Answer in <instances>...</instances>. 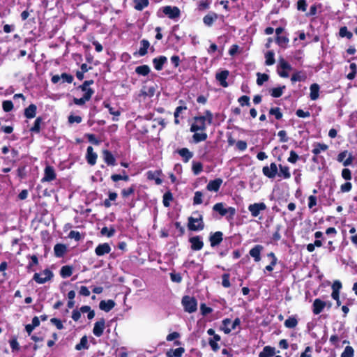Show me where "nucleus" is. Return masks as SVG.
Returning <instances> with one entry per match:
<instances>
[{
  "mask_svg": "<svg viewBox=\"0 0 357 357\" xmlns=\"http://www.w3.org/2000/svg\"><path fill=\"white\" fill-rule=\"evenodd\" d=\"M167 59L165 56H160L159 57L154 58L153 59V63L156 70H161L163 65L167 62Z\"/></svg>",
  "mask_w": 357,
  "mask_h": 357,
  "instance_id": "21",
  "label": "nucleus"
},
{
  "mask_svg": "<svg viewBox=\"0 0 357 357\" xmlns=\"http://www.w3.org/2000/svg\"><path fill=\"white\" fill-rule=\"evenodd\" d=\"M89 348L88 340L86 336H83L80 342L75 346V349L78 351L82 349H87Z\"/></svg>",
  "mask_w": 357,
  "mask_h": 357,
  "instance_id": "38",
  "label": "nucleus"
},
{
  "mask_svg": "<svg viewBox=\"0 0 357 357\" xmlns=\"http://www.w3.org/2000/svg\"><path fill=\"white\" fill-rule=\"evenodd\" d=\"M276 43L281 47H286L289 43V38L286 36H277Z\"/></svg>",
  "mask_w": 357,
  "mask_h": 357,
  "instance_id": "55",
  "label": "nucleus"
},
{
  "mask_svg": "<svg viewBox=\"0 0 357 357\" xmlns=\"http://www.w3.org/2000/svg\"><path fill=\"white\" fill-rule=\"evenodd\" d=\"M213 209L215 211L218 212L222 216L227 215V213H229V216L231 218H232L236 213V210L234 208L229 207L228 208H225L222 203L215 204L213 206Z\"/></svg>",
  "mask_w": 357,
  "mask_h": 357,
  "instance_id": "4",
  "label": "nucleus"
},
{
  "mask_svg": "<svg viewBox=\"0 0 357 357\" xmlns=\"http://www.w3.org/2000/svg\"><path fill=\"white\" fill-rule=\"evenodd\" d=\"M354 349L351 346H347L341 354V357H354Z\"/></svg>",
  "mask_w": 357,
  "mask_h": 357,
  "instance_id": "52",
  "label": "nucleus"
},
{
  "mask_svg": "<svg viewBox=\"0 0 357 357\" xmlns=\"http://www.w3.org/2000/svg\"><path fill=\"white\" fill-rule=\"evenodd\" d=\"M218 15L212 13L205 15L203 18L204 23L207 26H211L213 22L217 20Z\"/></svg>",
  "mask_w": 357,
  "mask_h": 357,
  "instance_id": "29",
  "label": "nucleus"
},
{
  "mask_svg": "<svg viewBox=\"0 0 357 357\" xmlns=\"http://www.w3.org/2000/svg\"><path fill=\"white\" fill-rule=\"evenodd\" d=\"M135 72L139 75L146 76L149 73L150 68L147 65L139 66L136 68Z\"/></svg>",
  "mask_w": 357,
  "mask_h": 357,
  "instance_id": "36",
  "label": "nucleus"
},
{
  "mask_svg": "<svg viewBox=\"0 0 357 357\" xmlns=\"http://www.w3.org/2000/svg\"><path fill=\"white\" fill-rule=\"evenodd\" d=\"M105 321L103 318L95 323L93 333L96 337H100L104 331Z\"/></svg>",
  "mask_w": 357,
  "mask_h": 357,
  "instance_id": "10",
  "label": "nucleus"
},
{
  "mask_svg": "<svg viewBox=\"0 0 357 357\" xmlns=\"http://www.w3.org/2000/svg\"><path fill=\"white\" fill-rule=\"evenodd\" d=\"M263 249L264 248L262 245H256L250 250V255L254 258L256 262H259L261 260V252L263 250Z\"/></svg>",
  "mask_w": 357,
  "mask_h": 357,
  "instance_id": "12",
  "label": "nucleus"
},
{
  "mask_svg": "<svg viewBox=\"0 0 357 357\" xmlns=\"http://www.w3.org/2000/svg\"><path fill=\"white\" fill-rule=\"evenodd\" d=\"M135 192V187L131 186L128 188L123 189L121 191V195L123 197H128Z\"/></svg>",
  "mask_w": 357,
  "mask_h": 357,
  "instance_id": "61",
  "label": "nucleus"
},
{
  "mask_svg": "<svg viewBox=\"0 0 357 357\" xmlns=\"http://www.w3.org/2000/svg\"><path fill=\"white\" fill-rule=\"evenodd\" d=\"M173 199L172 193L169 191L166 192L163 195L162 203L165 207H169L170 202Z\"/></svg>",
  "mask_w": 357,
  "mask_h": 357,
  "instance_id": "40",
  "label": "nucleus"
},
{
  "mask_svg": "<svg viewBox=\"0 0 357 357\" xmlns=\"http://www.w3.org/2000/svg\"><path fill=\"white\" fill-rule=\"evenodd\" d=\"M280 167V173L278 176H282L284 178H289L291 177V174L289 172V169L287 166H282V165H279Z\"/></svg>",
  "mask_w": 357,
  "mask_h": 357,
  "instance_id": "35",
  "label": "nucleus"
},
{
  "mask_svg": "<svg viewBox=\"0 0 357 357\" xmlns=\"http://www.w3.org/2000/svg\"><path fill=\"white\" fill-rule=\"evenodd\" d=\"M191 248L193 250H200L204 245V243L199 236H194L190 238Z\"/></svg>",
  "mask_w": 357,
  "mask_h": 357,
  "instance_id": "13",
  "label": "nucleus"
},
{
  "mask_svg": "<svg viewBox=\"0 0 357 357\" xmlns=\"http://www.w3.org/2000/svg\"><path fill=\"white\" fill-rule=\"evenodd\" d=\"M134 8L137 10H142L144 8L147 7L149 3V0H134Z\"/></svg>",
  "mask_w": 357,
  "mask_h": 357,
  "instance_id": "32",
  "label": "nucleus"
},
{
  "mask_svg": "<svg viewBox=\"0 0 357 357\" xmlns=\"http://www.w3.org/2000/svg\"><path fill=\"white\" fill-rule=\"evenodd\" d=\"M222 284L224 287L228 288L230 287V282H229V275L227 273H225L222 276Z\"/></svg>",
  "mask_w": 357,
  "mask_h": 357,
  "instance_id": "62",
  "label": "nucleus"
},
{
  "mask_svg": "<svg viewBox=\"0 0 357 357\" xmlns=\"http://www.w3.org/2000/svg\"><path fill=\"white\" fill-rule=\"evenodd\" d=\"M275 354V349L266 346L259 354V357H273Z\"/></svg>",
  "mask_w": 357,
  "mask_h": 357,
  "instance_id": "24",
  "label": "nucleus"
},
{
  "mask_svg": "<svg viewBox=\"0 0 357 357\" xmlns=\"http://www.w3.org/2000/svg\"><path fill=\"white\" fill-rule=\"evenodd\" d=\"M314 148L312 151L314 155H318L321 151H325L328 149V146L326 144L321 143H315L313 145Z\"/></svg>",
  "mask_w": 357,
  "mask_h": 357,
  "instance_id": "28",
  "label": "nucleus"
},
{
  "mask_svg": "<svg viewBox=\"0 0 357 357\" xmlns=\"http://www.w3.org/2000/svg\"><path fill=\"white\" fill-rule=\"evenodd\" d=\"M194 216L188 218V227L191 231H200L204 229V223L203 221V215L198 211L193 213Z\"/></svg>",
  "mask_w": 357,
  "mask_h": 357,
  "instance_id": "1",
  "label": "nucleus"
},
{
  "mask_svg": "<svg viewBox=\"0 0 357 357\" xmlns=\"http://www.w3.org/2000/svg\"><path fill=\"white\" fill-rule=\"evenodd\" d=\"M205 114L204 116H202V118L204 119V120L206 121V123L210 125L212 123V121H213V114L212 113L208 111V110H206L204 113Z\"/></svg>",
  "mask_w": 357,
  "mask_h": 357,
  "instance_id": "63",
  "label": "nucleus"
},
{
  "mask_svg": "<svg viewBox=\"0 0 357 357\" xmlns=\"http://www.w3.org/2000/svg\"><path fill=\"white\" fill-rule=\"evenodd\" d=\"M52 277V272L49 269H45L40 273H35L33 279L38 284H44L47 281L50 280Z\"/></svg>",
  "mask_w": 357,
  "mask_h": 357,
  "instance_id": "3",
  "label": "nucleus"
},
{
  "mask_svg": "<svg viewBox=\"0 0 357 357\" xmlns=\"http://www.w3.org/2000/svg\"><path fill=\"white\" fill-rule=\"evenodd\" d=\"M241 320L239 318H236L233 321L231 328H223L225 334H229L232 330L236 329V326H239Z\"/></svg>",
  "mask_w": 357,
  "mask_h": 357,
  "instance_id": "48",
  "label": "nucleus"
},
{
  "mask_svg": "<svg viewBox=\"0 0 357 357\" xmlns=\"http://www.w3.org/2000/svg\"><path fill=\"white\" fill-rule=\"evenodd\" d=\"M202 193L200 191H197L195 193L193 198L194 204H200L202 203Z\"/></svg>",
  "mask_w": 357,
  "mask_h": 357,
  "instance_id": "59",
  "label": "nucleus"
},
{
  "mask_svg": "<svg viewBox=\"0 0 357 357\" xmlns=\"http://www.w3.org/2000/svg\"><path fill=\"white\" fill-rule=\"evenodd\" d=\"M37 107L34 104H31L27 108L24 110V116L27 119H32L35 117L36 114Z\"/></svg>",
  "mask_w": 357,
  "mask_h": 357,
  "instance_id": "27",
  "label": "nucleus"
},
{
  "mask_svg": "<svg viewBox=\"0 0 357 357\" xmlns=\"http://www.w3.org/2000/svg\"><path fill=\"white\" fill-rule=\"evenodd\" d=\"M123 173L124 174L123 175H120V174L112 175V176H111L112 180L114 182H116L119 180H123V181H128L129 180V176L127 174H126L125 171H123Z\"/></svg>",
  "mask_w": 357,
  "mask_h": 357,
  "instance_id": "49",
  "label": "nucleus"
},
{
  "mask_svg": "<svg viewBox=\"0 0 357 357\" xmlns=\"http://www.w3.org/2000/svg\"><path fill=\"white\" fill-rule=\"evenodd\" d=\"M339 36L341 38L346 37L348 39H351L353 37V33L351 31H348L347 26H342L339 31Z\"/></svg>",
  "mask_w": 357,
  "mask_h": 357,
  "instance_id": "39",
  "label": "nucleus"
},
{
  "mask_svg": "<svg viewBox=\"0 0 357 357\" xmlns=\"http://www.w3.org/2000/svg\"><path fill=\"white\" fill-rule=\"evenodd\" d=\"M349 68L351 69V73L347 75V77L348 79L352 80L355 78L357 73V65L355 63H351Z\"/></svg>",
  "mask_w": 357,
  "mask_h": 357,
  "instance_id": "42",
  "label": "nucleus"
},
{
  "mask_svg": "<svg viewBox=\"0 0 357 357\" xmlns=\"http://www.w3.org/2000/svg\"><path fill=\"white\" fill-rule=\"evenodd\" d=\"M229 75L228 70H222L220 73H218L215 75L216 79L220 82V85L223 87H227L228 86L226 79Z\"/></svg>",
  "mask_w": 357,
  "mask_h": 357,
  "instance_id": "18",
  "label": "nucleus"
},
{
  "mask_svg": "<svg viewBox=\"0 0 357 357\" xmlns=\"http://www.w3.org/2000/svg\"><path fill=\"white\" fill-rule=\"evenodd\" d=\"M141 47L139 50L138 54L139 56H143L147 53V50L150 46V43L147 40L143 39L141 42Z\"/></svg>",
  "mask_w": 357,
  "mask_h": 357,
  "instance_id": "30",
  "label": "nucleus"
},
{
  "mask_svg": "<svg viewBox=\"0 0 357 357\" xmlns=\"http://www.w3.org/2000/svg\"><path fill=\"white\" fill-rule=\"evenodd\" d=\"M285 89V86L282 87L273 88L271 91V95L274 98H279L283 93V89Z\"/></svg>",
  "mask_w": 357,
  "mask_h": 357,
  "instance_id": "43",
  "label": "nucleus"
},
{
  "mask_svg": "<svg viewBox=\"0 0 357 357\" xmlns=\"http://www.w3.org/2000/svg\"><path fill=\"white\" fill-rule=\"evenodd\" d=\"M298 324V321L295 317H289L284 321L285 327L288 328H294Z\"/></svg>",
  "mask_w": 357,
  "mask_h": 357,
  "instance_id": "34",
  "label": "nucleus"
},
{
  "mask_svg": "<svg viewBox=\"0 0 357 357\" xmlns=\"http://www.w3.org/2000/svg\"><path fill=\"white\" fill-rule=\"evenodd\" d=\"M206 121L202 116H195V123L191 126L190 131L197 132L198 130H205L206 128Z\"/></svg>",
  "mask_w": 357,
  "mask_h": 357,
  "instance_id": "6",
  "label": "nucleus"
},
{
  "mask_svg": "<svg viewBox=\"0 0 357 357\" xmlns=\"http://www.w3.org/2000/svg\"><path fill=\"white\" fill-rule=\"evenodd\" d=\"M56 178V173L53 167L47 165L44 170V177L42 182H50Z\"/></svg>",
  "mask_w": 357,
  "mask_h": 357,
  "instance_id": "9",
  "label": "nucleus"
},
{
  "mask_svg": "<svg viewBox=\"0 0 357 357\" xmlns=\"http://www.w3.org/2000/svg\"><path fill=\"white\" fill-rule=\"evenodd\" d=\"M67 251V248L63 244H56L54 248V255L57 257H61Z\"/></svg>",
  "mask_w": 357,
  "mask_h": 357,
  "instance_id": "26",
  "label": "nucleus"
},
{
  "mask_svg": "<svg viewBox=\"0 0 357 357\" xmlns=\"http://www.w3.org/2000/svg\"><path fill=\"white\" fill-rule=\"evenodd\" d=\"M266 209V206L264 202L255 203L249 205L248 211L250 212L252 217H257L261 211Z\"/></svg>",
  "mask_w": 357,
  "mask_h": 357,
  "instance_id": "5",
  "label": "nucleus"
},
{
  "mask_svg": "<svg viewBox=\"0 0 357 357\" xmlns=\"http://www.w3.org/2000/svg\"><path fill=\"white\" fill-rule=\"evenodd\" d=\"M163 13L170 19L179 17L181 12L178 7L167 6L162 8Z\"/></svg>",
  "mask_w": 357,
  "mask_h": 357,
  "instance_id": "8",
  "label": "nucleus"
},
{
  "mask_svg": "<svg viewBox=\"0 0 357 357\" xmlns=\"http://www.w3.org/2000/svg\"><path fill=\"white\" fill-rule=\"evenodd\" d=\"M222 236L223 234L221 231H216L213 234H211L209 237L211 245L212 247L218 245L222 241Z\"/></svg>",
  "mask_w": 357,
  "mask_h": 357,
  "instance_id": "14",
  "label": "nucleus"
},
{
  "mask_svg": "<svg viewBox=\"0 0 357 357\" xmlns=\"http://www.w3.org/2000/svg\"><path fill=\"white\" fill-rule=\"evenodd\" d=\"M100 233L102 235H105L108 237L112 236L115 233V229L114 228H107V227H102Z\"/></svg>",
  "mask_w": 357,
  "mask_h": 357,
  "instance_id": "56",
  "label": "nucleus"
},
{
  "mask_svg": "<svg viewBox=\"0 0 357 357\" xmlns=\"http://www.w3.org/2000/svg\"><path fill=\"white\" fill-rule=\"evenodd\" d=\"M347 155V151H343V152H341L340 153H339V155H337V160L340 162H342L343 165L345 167L350 165L353 161V158H352L351 155H349V156L346 160H344Z\"/></svg>",
  "mask_w": 357,
  "mask_h": 357,
  "instance_id": "22",
  "label": "nucleus"
},
{
  "mask_svg": "<svg viewBox=\"0 0 357 357\" xmlns=\"http://www.w3.org/2000/svg\"><path fill=\"white\" fill-rule=\"evenodd\" d=\"M266 61L265 63L267 66H271L275 63L274 52L268 51L265 54Z\"/></svg>",
  "mask_w": 357,
  "mask_h": 357,
  "instance_id": "41",
  "label": "nucleus"
},
{
  "mask_svg": "<svg viewBox=\"0 0 357 357\" xmlns=\"http://www.w3.org/2000/svg\"><path fill=\"white\" fill-rule=\"evenodd\" d=\"M278 65H279V67L282 70H291V65L287 61H286L283 58L279 59Z\"/></svg>",
  "mask_w": 357,
  "mask_h": 357,
  "instance_id": "47",
  "label": "nucleus"
},
{
  "mask_svg": "<svg viewBox=\"0 0 357 357\" xmlns=\"http://www.w3.org/2000/svg\"><path fill=\"white\" fill-rule=\"evenodd\" d=\"M111 252V247L107 243L98 245L95 249V253L97 256H103Z\"/></svg>",
  "mask_w": 357,
  "mask_h": 357,
  "instance_id": "11",
  "label": "nucleus"
},
{
  "mask_svg": "<svg viewBox=\"0 0 357 357\" xmlns=\"http://www.w3.org/2000/svg\"><path fill=\"white\" fill-rule=\"evenodd\" d=\"M195 133L193 135V139L195 142L198 143L199 142H202L206 139L207 134L205 132L198 133L195 132Z\"/></svg>",
  "mask_w": 357,
  "mask_h": 357,
  "instance_id": "46",
  "label": "nucleus"
},
{
  "mask_svg": "<svg viewBox=\"0 0 357 357\" xmlns=\"http://www.w3.org/2000/svg\"><path fill=\"white\" fill-rule=\"evenodd\" d=\"M102 155L104 161L108 165L114 166L116 165V159L110 151L108 150H103Z\"/></svg>",
  "mask_w": 357,
  "mask_h": 357,
  "instance_id": "19",
  "label": "nucleus"
},
{
  "mask_svg": "<svg viewBox=\"0 0 357 357\" xmlns=\"http://www.w3.org/2000/svg\"><path fill=\"white\" fill-rule=\"evenodd\" d=\"M73 273V268L69 266H64L61 268L60 274L63 278L70 277Z\"/></svg>",
  "mask_w": 357,
  "mask_h": 357,
  "instance_id": "37",
  "label": "nucleus"
},
{
  "mask_svg": "<svg viewBox=\"0 0 357 357\" xmlns=\"http://www.w3.org/2000/svg\"><path fill=\"white\" fill-rule=\"evenodd\" d=\"M61 79L63 80V82L71 83L73 81V77L66 73L61 75Z\"/></svg>",
  "mask_w": 357,
  "mask_h": 357,
  "instance_id": "64",
  "label": "nucleus"
},
{
  "mask_svg": "<svg viewBox=\"0 0 357 357\" xmlns=\"http://www.w3.org/2000/svg\"><path fill=\"white\" fill-rule=\"evenodd\" d=\"M90 99V94L89 93L86 95H84L83 97L81 98H74L73 102L75 104L77 105H83L85 104L86 101L89 100Z\"/></svg>",
  "mask_w": 357,
  "mask_h": 357,
  "instance_id": "45",
  "label": "nucleus"
},
{
  "mask_svg": "<svg viewBox=\"0 0 357 357\" xmlns=\"http://www.w3.org/2000/svg\"><path fill=\"white\" fill-rule=\"evenodd\" d=\"M98 155L93 151L92 146H89L86 149V160L91 165H94L96 162Z\"/></svg>",
  "mask_w": 357,
  "mask_h": 357,
  "instance_id": "16",
  "label": "nucleus"
},
{
  "mask_svg": "<svg viewBox=\"0 0 357 357\" xmlns=\"http://www.w3.org/2000/svg\"><path fill=\"white\" fill-rule=\"evenodd\" d=\"M114 305L115 302L113 300L101 301L99 304V307L100 310L108 312L114 307Z\"/></svg>",
  "mask_w": 357,
  "mask_h": 357,
  "instance_id": "20",
  "label": "nucleus"
},
{
  "mask_svg": "<svg viewBox=\"0 0 357 357\" xmlns=\"http://www.w3.org/2000/svg\"><path fill=\"white\" fill-rule=\"evenodd\" d=\"M42 122V118L38 117L34 122L33 126L30 129L32 132L38 133L40 130V123Z\"/></svg>",
  "mask_w": 357,
  "mask_h": 357,
  "instance_id": "50",
  "label": "nucleus"
},
{
  "mask_svg": "<svg viewBox=\"0 0 357 357\" xmlns=\"http://www.w3.org/2000/svg\"><path fill=\"white\" fill-rule=\"evenodd\" d=\"M2 107L5 112H8L13 109V104L10 100H5L3 102Z\"/></svg>",
  "mask_w": 357,
  "mask_h": 357,
  "instance_id": "58",
  "label": "nucleus"
},
{
  "mask_svg": "<svg viewBox=\"0 0 357 357\" xmlns=\"http://www.w3.org/2000/svg\"><path fill=\"white\" fill-rule=\"evenodd\" d=\"M269 114L271 115L275 116V119L278 120L282 117V114L280 112V109L279 107L271 108L269 111Z\"/></svg>",
  "mask_w": 357,
  "mask_h": 357,
  "instance_id": "54",
  "label": "nucleus"
},
{
  "mask_svg": "<svg viewBox=\"0 0 357 357\" xmlns=\"http://www.w3.org/2000/svg\"><path fill=\"white\" fill-rule=\"evenodd\" d=\"M192 171L195 175H198L202 171V165L201 162H192Z\"/></svg>",
  "mask_w": 357,
  "mask_h": 357,
  "instance_id": "57",
  "label": "nucleus"
},
{
  "mask_svg": "<svg viewBox=\"0 0 357 357\" xmlns=\"http://www.w3.org/2000/svg\"><path fill=\"white\" fill-rule=\"evenodd\" d=\"M222 183V179L218 178L215 180L210 181L207 184L206 188L209 191L218 192Z\"/></svg>",
  "mask_w": 357,
  "mask_h": 357,
  "instance_id": "17",
  "label": "nucleus"
},
{
  "mask_svg": "<svg viewBox=\"0 0 357 357\" xmlns=\"http://www.w3.org/2000/svg\"><path fill=\"white\" fill-rule=\"evenodd\" d=\"M238 101L241 106H250V98L248 96H243L240 97Z\"/></svg>",
  "mask_w": 357,
  "mask_h": 357,
  "instance_id": "60",
  "label": "nucleus"
},
{
  "mask_svg": "<svg viewBox=\"0 0 357 357\" xmlns=\"http://www.w3.org/2000/svg\"><path fill=\"white\" fill-rule=\"evenodd\" d=\"M185 349L183 347H178L176 349H171L167 353L168 357H181Z\"/></svg>",
  "mask_w": 357,
  "mask_h": 357,
  "instance_id": "31",
  "label": "nucleus"
},
{
  "mask_svg": "<svg viewBox=\"0 0 357 357\" xmlns=\"http://www.w3.org/2000/svg\"><path fill=\"white\" fill-rule=\"evenodd\" d=\"M326 303L324 301H322L319 298H317L314 301L313 305H312V311L314 314H319L321 312V311L324 310V308L326 307Z\"/></svg>",
  "mask_w": 357,
  "mask_h": 357,
  "instance_id": "15",
  "label": "nucleus"
},
{
  "mask_svg": "<svg viewBox=\"0 0 357 357\" xmlns=\"http://www.w3.org/2000/svg\"><path fill=\"white\" fill-rule=\"evenodd\" d=\"M319 86L317 84H313L310 86V98L315 100L319 97Z\"/></svg>",
  "mask_w": 357,
  "mask_h": 357,
  "instance_id": "33",
  "label": "nucleus"
},
{
  "mask_svg": "<svg viewBox=\"0 0 357 357\" xmlns=\"http://www.w3.org/2000/svg\"><path fill=\"white\" fill-rule=\"evenodd\" d=\"M257 84L259 86H261L264 84V82H266L268 79V75L266 74H261L260 73H258L257 74Z\"/></svg>",
  "mask_w": 357,
  "mask_h": 357,
  "instance_id": "51",
  "label": "nucleus"
},
{
  "mask_svg": "<svg viewBox=\"0 0 357 357\" xmlns=\"http://www.w3.org/2000/svg\"><path fill=\"white\" fill-rule=\"evenodd\" d=\"M278 167L275 163L272 162L270 166H264L262 172L268 178H274L278 174Z\"/></svg>",
  "mask_w": 357,
  "mask_h": 357,
  "instance_id": "7",
  "label": "nucleus"
},
{
  "mask_svg": "<svg viewBox=\"0 0 357 357\" xmlns=\"http://www.w3.org/2000/svg\"><path fill=\"white\" fill-rule=\"evenodd\" d=\"M155 88L154 86H149V87H144V89L142 90V93L145 96H149L151 97L155 93Z\"/></svg>",
  "mask_w": 357,
  "mask_h": 357,
  "instance_id": "53",
  "label": "nucleus"
},
{
  "mask_svg": "<svg viewBox=\"0 0 357 357\" xmlns=\"http://www.w3.org/2000/svg\"><path fill=\"white\" fill-rule=\"evenodd\" d=\"M306 78L305 75L301 72H297L294 73L291 78L292 82H301L305 80Z\"/></svg>",
  "mask_w": 357,
  "mask_h": 357,
  "instance_id": "44",
  "label": "nucleus"
},
{
  "mask_svg": "<svg viewBox=\"0 0 357 357\" xmlns=\"http://www.w3.org/2000/svg\"><path fill=\"white\" fill-rule=\"evenodd\" d=\"M182 304L186 312L192 313L197 310V303L195 298L185 296L182 298Z\"/></svg>",
  "mask_w": 357,
  "mask_h": 357,
  "instance_id": "2",
  "label": "nucleus"
},
{
  "mask_svg": "<svg viewBox=\"0 0 357 357\" xmlns=\"http://www.w3.org/2000/svg\"><path fill=\"white\" fill-rule=\"evenodd\" d=\"M92 84H93V80H86L84 81L81 86H79V88L82 89V91L84 92V95H86L87 93H89L90 98H91L92 95L94 93L93 90L89 87V86Z\"/></svg>",
  "mask_w": 357,
  "mask_h": 357,
  "instance_id": "23",
  "label": "nucleus"
},
{
  "mask_svg": "<svg viewBox=\"0 0 357 357\" xmlns=\"http://www.w3.org/2000/svg\"><path fill=\"white\" fill-rule=\"evenodd\" d=\"M178 153L183 158L185 162H188L193 156L192 152H190L187 148H182L178 150Z\"/></svg>",
  "mask_w": 357,
  "mask_h": 357,
  "instance_id": "25",
  "label": "nucleus"
}]
</instances>
